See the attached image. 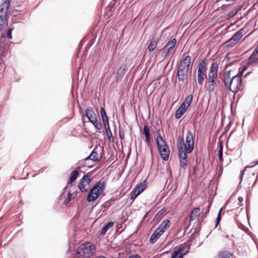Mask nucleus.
I'll return each mask as SVG.
<instances>
[{
    "label": "nucleus",
    "mask_w": 258,
    "mask_h": 258,
    "mask_svg": "<svg viewBox=\"0 0 258 258\" xmlns=\"http://www.w3.org/2000/svg\"><path fill=\"white\" fill-rule=\"evenodd\" d=\"M178 146V157L179 158L180 166L185 169L187 164V154L191 153L194 149V136L191 131L188 130L186 133L185 143Z\"/></svg>",
    "instance_id": "obj_1"
},
{
    "label": "nucleus",
    "mask_w": 258,
    "mask_h": 258,
    "mask_svg": "<svg viewBox=\"0 0 258 258\" xmlns=\"http://www.w3.org/2000/svg\"><path fill=\"white\" fill-rule=\"evenodd\" d=\"M191 57L186 56L177 66L176 77L179 82L187 83Z\"/></svg>",
    "instance_id": "obj_2"
},
{
    "label": "nucleus",
    "mask_w": 258,
    "mask_h": 258,
    "mask_svg": "<svg viewBox=\"0 0 258 258\" xmlns=\"http://www.w3.org/2000/svg\"><path fill=\"white\" fill-rule=\"evenodd\" d=\"M106 187V183L101 180L95 183L89 191L86 200L90 203L94 201L103 192Z\"/></svg>",
    "instance_id": "obj_3"
},
{
    "label": "nucleus",
    "mask_w": 258,
    "mask_h": 258,
    "mask_svg": "<svg viewBox=\"0 0 258 258\" xmlns=\"http://www.w3.org/2000/svg\"><path fill=\"white\" fill-rule=\"evenodd\" d=\"M96 248L90 243H82L76 249L78 258H89L95 252Z\"/></svg>",
    "instance_id": "obj_4"
},
{
    "label": "nucleus",
    "mask_w": 258,
    "mask_h": 258,
    "mask_svg": "<svg viewBox=\"0 0 258 258\" xmlns=\"http://www.w3.org/2000/svg\"><path fill=\"white\" fill-rule=\"evenodd\" d=\"M156 142L161 157L164 161L168 160L169 156V150L165 141L161 136H159L156 138Z\"/></svg>",
    "instance_id": "obj_5"
},
{
    "label": "nucleus",
    "mask_w": 258,
    "mask_h": 258,
    "mask_svg": "<svg viewBox=\"0 0 258 258\" xmlns=\"http://www.w3.org/2000/svg\"><path fill=\"white\" fill-rule=\"evenodd\" d=\"M241 84V78L234 76L229 81V90L234 93H236L240 90Z\"/></svg>",
    "instance_id": "obj_6"
},
{
    "label": "nucleus",
    "mask_w": 258,
    "mask_h": 258,
    "mask_svg": "<svg viewBox=\"0 0 258 258\" xmlns=\"http://www.w3.org/2000/svg\"><path fill=\"white\" fill-rule=\"evenodd\" d=\"M91 181V179L89 178L88 174L83 176L78 184V187L81 192H86L88 191Z\"/></svg>",
    "instance_id": "obj_7"
},
{
    "label": "nucleus",
    "mask_w": 258,
    "mask_h": 258,
    "mask_svg": "<svg viewBox=\"0 0 258 258\" xmlns=\"http://www.w3.org/2000/svg\"><path fill=\"white\" fill-rule=\"evenodd\" d=\"M11 0H3L0 6V20H6Z\"/></svg>",
    "instance_id": "obj_8"
},
{
    "label": "nucleus",
    "mask_w": 258,
    "mask_h": 258,
    "mask_svg": "<svg viewBox=\"0 0 258 258\" xmlns=\"http://www.w3.org/2000/svg\"><path fill=\"white\" fill-rule=\"evenodd\" d=\"M187 108V106H186V105H184V103H181V104L180 105L178 108L176 110L175 113V118H180L185 113Z\"/></svg>",
    "instance_id": "obj_9"
},
{
    "label": "nucleus",
    "mask_w": 258,
    "mask_h": 258,
    "mask_svg": "<svg viewBox=\"0 0 258 258\" xmlns=\"http://www.w3.org/2000/svg\"><path fill=\"white\" fill-rule=\"evenodd\" d=\"M170 225V220L167 219L163 221L156 229L162 235L165 230L169 227Z\"/></svg>",
    "instance_id": "obj_10"
},
{
    "label": "nucleus",
    "mask_w": 258,
    "mask_h": 258,
    "mask_svg": "<svg viewBox=\"0 0 258 258\" xmlns=\"http://www.w3.org/2000/svg\"><path fill=\"white\" fill-rule=\"evenodd\" d=\"M126 64H123L119 68L116 75V82H119L122 79L126 70Z\"/></svg>",
    "instance_id": "obj_11"
},
{
    "label": "nucleus",
    "mask_w": 258,
    "mask_h": 258,
    "mask_svg": "<svg viewBox=\"0 0 258 258\" xmlns=\"http://www.w3.org/2000/svg\"><path fill=\"white\" fill-rule=\"evenodd\" d=\"M85 115L89 121L92 120L93 118H96V114L91 107H88L85 111Z\"/></svg>",
    "instance_id": "obj_12"
},
{
    "label": "nucleus",
    "mask_w": 258,
    "mask_h": 258,
    "mask_svg": "<svg viewBox=\"0 0 258 258\" xmlns=\"http://www.w3.org/2000/svg\"><path fill=\"white\" fill-rule=\"evenodd\" d=\"M114 225V223L112 221H110L107 224H105L104 226L102 228V229L100 231V233L99 235V237H103L108 230L111 228Z\"/></svg>",
    "instance_id": "obj_13"
},
{
    "label": "nucleus",
    "mask_w": 258,
    "mask_h": 258,
    "mask_svg": "<svg viewBox=\"0 0 258 258\" xmlns=\"http://www.w3.org/2000/svg\"><path fill=\"white\" fill-rule=\"evenodd\" d=\"M161 235L162 234L156 229L150 237V242L152 244L155 243Z\"/></svg>",
    "instance_id": "obj_14"
},
{
    "label": "nucleus",
    "mask_w": 258,
    "mask_h": 258,
    "mask_svg": "<svg viewBox=\"0 0 258 258\" xmlns=\"http://www.w3.org/2000/svg\"><path fill=\"white\" fill-rule=\"evenodd\" d=\"M200 213V209L199 207L195 208L190 212L189 221H191L198 217Z\"/></svg>",
    "instance_id": "obj_15"
},
{
    "label": "nucleus",
    "mask_w": 258,
    "mask_h": 258,
    "mask_svg": "<svg viewBox=\"0 0 258 258\" xmlns=\"http://www.w3.org/2000/svg\"><path fill=\"white\" fill-rule=\"evenodd\" d=\"M181 248H177L172 253L171 258H183L185 255V252L181 253Z\"/></svg>",
    "instance_id": "obj_16"
},
{
    "label": "nucleus",
    "mask_w": 258,
    "mask_h": 258,
    "mask_svg": "<svg viewBox=\"0 0 258 258\" xmlns=\"http://www.w3.org/2000/svg\"><path fill=\"white\" fill-rule=\"evenodd\" d=\"M79 176V171L78 170H75L73 171L70 175L69 181L68 182L69 184H72L78 178Z\"/></svg>",
    "instance_id": "obj_17"
},
{
    "label": "nucleus",
    "mask_w": 258,
    "mask_h": 258,
    "mask_svg": "<svg viewBox=\"0 0 258 258\" xmlns=\"http://www.w3.org/2000/svg\"><path fill=\"white\" fill-rule=\"evenodd\" d=\"M158 44V41L156 38L152 39L150 41L149 45L148 46V49L150 52L153 51L156 47Z\"/></svg>",
    "instance_id": "obj_18"
},
{
    "label": "nucleus",
    "mask_w": 258,
    "mask_h": 258,
    "mask_svg": "<svg viewBox=\"0 0 258 258\" xmlns=\"http://www.w3.org/2000/svg\"><path fill=\"white\" fill-rule=\"evenodd\" d=\"M244 31V28H241L237 32H236L232 37L234 38L235 40L239 42V40L242 37L243 35Z\"/></svg>",
    "instance_id": "obj_19"
},
{
    "label": "nucleus",
    "mask_w": 258,
    "mask_h": 258,
    "mask_svg": "<svg viewBox=\"0 0 258 258\" xmlns=\"http://www.w3.org/2000/svg\"><path fill=\"white\" fill-rule=\"evenodd\" d=\"M206 77V72L198 71V82L200 85H202Z\"/></svg>",
    "instance_id": "obj_20"
},
{
    "label": "nucleus",
    "mask_w": 258,
    "mask_h": 258,
    "mask_svg": "<svg viewBox=\"0 0 258 258\" xmlns=\"http://www.w3.org/2000/svg\"><path fill=\"white\" fill-rule=\"evenodd\" d=\"M143 134L145 135L146 138V142L148 143L150 142L151 138L150 135L149 133V129L148 126L147 125H145L143 128Z\"/></svg>",
    "instance_id": "obj_21"
},
{
    "label": "nucleus",
    "mask_w": 258,
    "mask_h": 258,
    "mask_svg": "<svg viewBox=\"0 0 258 258\" xmlns=\"http://www.w3.org/2000/svg\"><path fill=\"white\" fill-rule=\"evenodd\" d=\"M165 210L163 208L160 211H159L155 215L153 221L154 222H158L162 218L164 213H165Z\"/></svg>",
    "instance_id": "obj_22"
},
{
    "label": "nucleus",
    "mask_w": 258,
    "mask_h": 258,
    "mask_svg": "<svg viewBox=\"0 0 258 258\" xmlns=\"http://www.w3.org/2000/svg\"><path fill=\"white\" fill-rule=\"evenodd\" d=\"M138 187H135V188L132 190V191L130 194V199L132 200H134L138 195H139L142 192V189L140 191H138Z\"/></svg>",
    "instance_id": "obj_23"
},
{
    "label": "nucleus",
    "mask_w": 258,
    "mask_h": 258,
    "mask_svg": "<svg viewBox=\"0 0 258 258\" xmlns=\"http://www.w3.org/2000/svg\"><path fill=\"white\" fill-rule=\"evenodd\" d=\"M95 149L96 148H94L90 153L92 157V161L94 162L99 161L101 158V156L100 157V159L99 158L98 153L95 151Z\"/></svg>",
    "instance_id": "obj_24"
},
{
    "label": "nucleus",
    "mask_w": 258,
    "mask_h": 258,
    "mask_svg": "<svg viewBox=\"0 0 258 258\" xmlns=\"http://www.w3.org/2000/svg\"><path fill=\"white\" fill-rule=\"evenodd\" d=\"M232 254L228 251H221L218 253V258H230Z\"/></svg>",
    "instance_id": "obj_25"
},
{
    "label": "nucleus",
    "mask_w": 258,
    "mask_h": 258,
    "mask_svg": "<svg viewBox=\"0 0 258 258\" xmlns=\"http://www.w3.org/2000/svg\"><path fill=\"white\" fill-rule=\"evenodd\" d=\"M216 86V80H209L208 85V90L210 92H212L214 91L215 87Z\"/></svg>",
    "instance_id": "obj_26"
},
{
    "label": "nucleus",
    "mask_w": 258,
    "mask_h": 258,
    "mask_svg": "<svg viewBox=\"0 0 258 258\" xmlns=\"http://www.w3.org/2000/svg\"><path fill=\"white\" fill-rule=\"evenodd\" d=\"M90 122L94 125L97 130H100L101 129L102 125L100 120H97L96 118H94L92 119V120H91Z\"/></svg>",
    "instance_id": "obj_27"
},
{
    "label": "nucleus",
    "mask_w": 258,
    "mask_h": 258,
    "mask_svg": "<svg viewBox=\"0 0 258 258\" xmlns=\"http://www.w3.org/2000/svg\"><path fill=\"white\" fill-rule=\"evenodd\" d=\"M230 72L228 71L226 74L224 76L223 82L226 86L229 89V81L230 80Z\"/></svg>",
    "instance_id": "obj_28"
},
{
    "label": "nucleus",
    "mask_w": 258,
    "mask_h": 258,
    "mask_svg": "<svg viewBox=\"0 0 258 258\" xmlns=\"http://www.w3.org/2000/svg\"><path fill=\"white\" fill-rule=\"evenodd\" d=\"M238 42L234 39V38L231 37L228 41H227L225 43L227 47H232L234 46L235 44H236Z\"/></svg>",
    "instance_id": "obj_29"
},
{
    "label": "nucleus",
    "mask_w": 258,
    "mask_h": 258,
    "mask_svg": "<svg viewBox=\"0 0 258 258\" xmlns=\"http://www.w3.org/2000/svg\"><path fill=\"white\" fill-rule=\"evenodd\" d=\"M105 132L108 137V140L110 142H114V138L112 136V134L110 131V127L105 128Z\"/></svg>",
    "instance_id": "obj_30"
},
{
    "label": "nucleus",
    "mask_w": 258,
    "mask_h": 258,
    "mask_svg": "<svg viewBox=\"0 0 258 258\" xmlns=\"http://www.w3.org/2000/svg\"><path fill=\"white\" fill-rule=\"evenodd\" d=\"M192 99V95L191 94H190L187 96L184 102H182V103H184V105H186V106H187L188 108L190 105Z\"/></svg>",
    "instance_id": "obj_31"
},
{
    "label": "nucleus",
    "mask_w": 258,
    "mask_h": 258,
    "mask_svg": "<svg viewBox=\"0 0 258 258\" xmlns=\"http://www.w3.org/2000/svg\"><path fill=\"white\" fill-rule=\"evenodd\" d=\"M218 69V64L217 62H213L211 64L209 73H217Z\"/></svg>",
    "instance_id": "obj_32"
},
{
    "label": "nucleus",
    "mask_w": 258,
    "mask_h": 258,
    "mask_svg": "<svg viewBox=\"0 0 258 258\" xmlns=\"http://www.w3.org/2000/svg\"><path fill=\"white\" fill-rule=\"evenodd\" d=\"M176 39L175 38L172 39L170 41H168L166 44L164 46L165 48H167L168 47L170 46V48H173L176 43Z\"/></svg>",
    "instance_id": "obj_33"
},
{
    "label": "nucleus",
    "mask_w": 258,
    "mask_h": 258,
    "mask_svg": "<svg viewBox=\"0 0 258 258\" xmlns=\"http://www.w3.org/2000/svg\"><path fill=\"white\" fill-rule=\"evenodd\" d=\"M247 66H243L242 68H239V71H238V74L235 75L236 77L238 76V77L239 78H241L242 75H243V72L244 71H245L247 69Z\"/></svg>",
    "instance_id": "obj_34"
},
{
    "label": "nucleus",
    "mask_w": 258,
    "mask_h": 258,
    "mask_svg": "<svg viewBox=\"0 0 258 258\" xmlns=\"http://www.w3.org/2000/svg\"><path fill=\"white\" fill-rule=\"evenodd\" d=\"M178 248H181L182 250L181 251V253H184L186 254L190 249V246L188 245H180Z\"/></svg>",
    "instance_id": "obj_35"
},
{
    "label": "nucleus",
    "mask_w": 258,
    "mask_h": 258,
    "mask_svg": "<svg viewBox=\"0 0 258 258\" xmlns=\"http://www.w3.org/2000/svg\"><path fill=\"white\" fill-rule=\"evenodd\" d=\"M146 186V181H144V182H141L140 184H137L136 187H138L137 189L138 191H140L141 189H142L143 191L144 190V189H145Z\"/></svg>",
    "instance_id": "obj_36"
},
{
    "label": "nucleus",
    "mask_w": 258,
    "mask_h": 258,
    "mask_svg": "<svg viewBox=\"0 0 258 258\" xmlns=\"http://www.w3.org/2000/svg\"><path fill=\"white\" fill-rule=\"evenodd\" d=\"M88 160H92V157L90 154L88 156L84 159L83 160L79 161V164L82 166H86V162Z\"/></svg>",
    "instance_id": "obj_37"
},
{
    "label": "nucleus",
    "mask_w": 258,
    "mask_h": 258,
    "mask_svg": "<svg viewBox=\"0 0 258 258\" xmlns=\"http://www.w3.org/2000/svg\"><path fill=\"white\" fill-rule=\"evenodd\" d=\"M102 119L108 118L104 107H101L100 109Z\"/></svg>",
    "instance_id": "obj_38"
},
{
    "label": "nucleus",
    "mask_w": 258,
    "mask_h": 258,
    "mask_svg": "<svg viewBox=\"0 0 258 258\" xmlns=\"http://www.w3.org/2000/svg\"><path fill=\"white\" fill-rule=\"evenodd\" d=\"M208 78L209 80H216L217 78V73H209Z\"/></svg>",
    "instance_id": "obj_39"
},
{
    "label": "nucleus",
    "mask_w": 258,
    "mask_h": 258,
    "mask_svg": "<svg viewBox=\"0 0 258 258\" xmlns=\"http://www.w3.org/2000/svg\"><path fill=\"white\" fill-rule=\"evenodd\" d=\"M71 198H72V194H71V191H68V192L67 194V199L65 200V201L63 202V203L65 205H67L71 201Z\"/></svg>",
    "instance_id": "obj_40"
},
{
    "label": "nucleus",
    "mask_w": 258,
    "mask_h": 258,
    "mask_svg": "<svg viewBox=\"0 0 258 258\" xmlns=\"http://www.w3.org/2000/svg\"><path fill=\"white\" fill-rule=\"evenodd\" d=\"M221 209L220 210L219 213L216 218L215 227H217L218 225L219 224V223L221 219Z\"/></svg>",
    "instance_id": "obj_41"
},
{
    "label": "nucleus",
    "mask_w": 258,
    "mask_h": 258,
    "mask_svg": "<svg viewBox=\"0 0 258 258\" xmlns=\"http://www.w3.org/2000/svg\"><path fill=\"white\" fill-rule=\"evenodd\" d=\"M254 63H257V65L258 66V57L256 58H252L250 60H248V65L252 64Z\"/></svg>",
    "instance_id": "obj_42"
},
{
    "label": "nucleus",
    "mask_w": 258,
    "mask_h": 258,
    "mask_svg": "<svg viewBox=\"0 0 258 258\" xmlns=\"http://www.w3.org/2000/svg\"><path fill=\"white\" fill-rule=\"evenodd\" d=\"M258 53V47H256L254 51L252 53V54L248 58V60L252 59L253 56H255Z\"/></svg>",
    "instance_id": "obj_43"
},
{
    "label": "nucleus",
    "mask_w": 258,
    "mask_h": 258,
    "mask_svg": "<svg viewBox=\"0 0 258 258\" xmlns=\"http://www.w3.org/2000/svg\"><path fill=\"white\" fill-rule=\"evenodd\" d=\"M105 128L110 127L108 118L102 119Z\"/></svg>",
    "instance_id": "obj_44"
},
{
    "label": "nucleus",
    "mask_w": 258,
    "mask_h": 258,
    "mask_svg": "<svg viewBox=\"0 0 258 258\" xmlns=\"http://www.w3.org/2000/svg\"><path fill=\"white\" fill-rule=\"evenodd\" d=\"M237 13V11L232 10L228 14V17L231 18L234 17Z\"/></svg>",
    "instance_id": "obj_45"
},
{
    "label": "nucleus",
    "mask_w": 258,
    "mask_h": 258,
    "mask_svg": "<svg viewBox=\"0 0 258 258\" xmlns=\"http://www.w3.org/2000/svg\"><path fill=\"white\" fill-rule=\"evenodd\" d=\"M166 48H165V46L161 50V51H162V56H166L169 52H168V51H166Z\"/></svg>",
    "instance_id": "obj_46"
},
{
    "label": "nucleus",
    "mask_w": 258,
    "mask_h": 258,
    "mask_svg": "<svg viewBox=\"0 0 258 258\" xmlns=\"http://www.w3.org/2000/svg\"><path fill=\"white\" fill-rule=\"evenodd\" d=\"M12 30H13V28H9L7 31V36L10 39L12 38Z\"/></svg>",
    "instance_id": "obj_47"
},
{
    "label": "nucleus",
    "mask_w": 258,
    "mask_h": 258,
    "mask_svg": "<svg viewBox=\"0 0 258 258\" xmlns=\"http://www.w3.org/2000/svg\"><path fill=\"white\" fill-rule=\"evenodd\" d=\"M119 138L122 140H123L124 138V133L122 131L120 130V128L119 130Z\"/></svg>",
    "instance_id": "obj_48"
},
{
    "label": "nucleus",
    "mask_w": 258,
    "mask_h": 258,
    "mask_svg": "<svg viewBox=\"0 0 258 258\" xmlns=\"http://www.w3.org/2000/svg\"><path fill=\"white\" fill-rule=\"evenodd\" d=\"M183 141H184V139H183V137H180V136L178 137V139H177V142L178 143L180 144V145H182L183 146V147H184V146L183 145V143H184Z\"/></svg>",
    "instance_id": "obj_49"
},
{
    "label": "nucleus",
    "mask_w": 258,
    "mask_h": 258,
    "mask_svg": "<svg viewBox=\"0 0 258 258\" xmlns=\"http://www.w3.org/2000/svg\"><path fill=\"white\" fill-rule=\"evenodd\" d=\"M206 68L205 67L202 66V65L199 64L198 66V71H201L202 72H205L206 71Z\"/></svg>",
    "instance_id": "obj_50"
},
{
    "label": "nucleus",
    "mask_w": 258,
    "mask_h": 258,
    "mask_svg": "<svg viewBox=\"0 0 258 258\" xmlns=\"http://www.w3.org/2000/svg\"><path fill=\"white\" fill-rule=\"evenodd\" d=\"M223 151L222 150H219L218 151V157L219 158V159L220 161L222 162L223 161Z\"/></svg>",
    "instance_id": "obj_51"
},
{
    "label": "nucleus",
    "mask_w": 258,
    "mask_h": 258,
    "mask_svg": "<svg viewBox=\"0 0 258 258\" xmlns=\"http://www.w3.org/2000/svg\"><path fill=\"white\" fill-rule=\"evenodd\" d=\"M5 23V21L0 20V31L2 30Z\"/></svg>",
    "instance_id": "obj_52"
},
{
    "label": "nucleus",
    "mask_w": 258,
    "mask_h": 258,
    "mask_svg": "<svg viewBox=\"0 0 258 258\" xmlns=\"http://www.w3.org/2000/svg\"><path fill=\"white\" fill-rule=\"evenodd\" d=\"M245 170H243L242 171H241L240 172V175H239V178L240 179V183H241L242 180V178L243 177V175H244V172Z\"/></svg>",
    "instance_id": "obj_53"
},
{
    "label": "nucleus",
    "mask_w": 258,
    "mask_h": 258,
    "mask_svg": "<svg viewBox=\"0 0 258 258\" xmlns=\"http://www.w3.org/2000/svg\"><path fill=\"white\" fill-rule=\"evenodd\" d=\"M199 64L202 65V66L205 67L206 68L207 62L205 59H203L201 62L199 63Z\"/></svg>",
    "instance_id": "obj_54"
},
{
    "label": "nucleus",
    "mask_w": 258,
    "mask_h": 258,
    "mask_svg": "<svg viewBox=\"0 0 258 258\" xmlns=\"http://www.w3.org/2000/svg\"><path fill=\"white\" fill-rule=\"evenodd\" d=\"M238 200L239 202V205H240V206H242V204H241L243 201V199L242 197H239L238 198Z\"/></svg>",
    "instance_id": "obj_55"
},
{
    "label": "nucleus",
    "mask_w": 258,
    "mask_h": 258,
    "mask_svg": "<svg viewBox=\"0 0 258 258\" xmlns=\"http://www.w3.org/2000/svg\"><path fill=\"white\" fill-rule=\"evenodd\" d=\"M128 258H141V257L138 254L130 255Z\"/></svg>",
    "instance_id": "obj_56"
},
{
    "label": "nucleus",
    "mask_w": 258,
    "mask_h": 258,
    "mask_svg": "<svg viewBox=\"0 0 258 258\" xmlns=\"http://www.w3.org/2000/svg\"><path fill=\"white\" fill-rule=\"evenodd\" d=\"M115 3H116L115 0L112 1L110 3V5H109L110 7H111V8L114 7V5L115 4Z\"/></svg>",
    "instance_id": "obj_57"
},
{
    "label": "nucleus",
    "mask_w": 258,
    "mask_h": 258,
    "mask_svg": "<svg viewBox=\"0 0 258 258\" xmlns=\"http://www.w3.org/2000/svg\"><path fill=\"white\" fill-rule=\"evenodd\" d=\"M255 161H254V162H252L251 163V165H249V166H247L245 167V168H247V167H249V168H251V167H254L255 165H254V163L255 162Z\"/></svg>",
    "instance_id": "obj_58"
},
{
    "label": "nucleus",
    "mask_w": 258,
    "mask_h": 258,
    "mask_svg": "<svg viewBox=\"0 0 258 258\" xmlns=\"http://www.w3.org/2000/svg\"><path fill=\"white\" fill-rule=\"evenodd\" d=\"M173 48H171V47L170 48V46H169V47H167V48H166V51H168V52H169V53L171 49H172Z\"/></svg>",
    "instance_id": "obj_59"
},
{
    "label": "nucleus",
    "mask_w": 258,
    "mask_h": 258,
    "mask_svg": "<svg viewBox=\"0 0 258 258\" xmlns=\"http://www.w3.org/2000/svg\"><path fill=\"white\" fill-rule=\"evenodd\" d=\"M173 48H171V47L170 48V46H169V47H167V48H166V51H168V52H169V53L171 49H172Z\"/></svg>",
    "instance_id": "obj_60"
},
{
    "label": "nucleus",
    "mask_w": 258,
    "mask_h": 258,
    "mask_svg": "<svg viewBox=\"0 0 258 258\" xmlns=\"http://www.w3.org/2000/svg\"><path fill=\"white\" fill-rule=\"evenodd\" d=\"M227 5H223L221 7V9L222 10H224V9L226 7Z\"/></svg>",
    "instance_id": "obj_61"
},
{
    "label": "nucleus",
    "mask_w": 258,
    "mask_h": 258,
    "mask_svg": "<svg viewBox=\"0 0 258 258\" xmlns=\"http://www.w3.org/2000/svg\"><path fill=\"white\" fill-rule=\"evenodd\" d=\"M257 178H258V174L256 176V178L255 180L254 181V182H253V183L252 184V186H254L255 185V184L256 183V182L257 181Z\"/></svg>",
    "instance_id": "obj_62"
},
{
    "label": "nucleus",
    "mask_w": 258,
    "mask_h": 258,
    "mask_svg": "<svg viewBox=\"0 0 258 258\" xmlns=\"http://www.w3.org/2000/svg\"><path fill=\"white\" fill-rule=\"evenodd\" d=\"M232 123L230 122L226 126V127H230Z\"/></svg>",
    "instance_id": "obj_63"
},
{
    "label": "nucleus",
    "mask_w": 258,
    "mask_h": 258,
    "mask_svg": "<svg viewBox=\"0 0 258 258\" xmlns=\"http://www.w3.org/2000/svg\"><path fill=\"white\" fill-rule=\"evenodd\" d=\"M258 164V160L255 161L254 163V165H256Z\"/></svg>",
    "instance_id": "obj_64"
}]
</instances>
